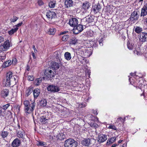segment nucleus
<instances>
[{"label":"nucleus","mask_w":147,"mask_h":147,"mask_svg":"<svg viewBox=\"0 0 147 147\" xmlns=\"http://www.w3.org/2000/svg\"><path fill=\"white\" fill-rule=\"evenodd\" d=\"M25 111L26 113H31L34 110L36 103L34 102L31 103L28 100H25L24 102Z\"/></svg>","instance_id":"f257e3e1"},{"label":"nucleus","mask_w":147,"mask_h":147,"mask_svg":"<svg viewBox=\"0 0 147 147\" xmlns=\"http://www.w3.org/2000/svg\"><path fill=\"white\" fill-rule=\"evenodd\" d=\"M55 74L51 69H46L44 72V75L42 79L44 80H49L54 77Z\"/></svg>","instance_id":"f03ea898"},{"label":"nucleus","mask_w":147,"mask_h":147,"mask_svg":"<svg viewBox=\"0 0 147 147\" xmlns=\"http://www.w3.org/2000/svg\"><path fill=\"white\" fill-rule=\"evenodd\" d=\"M64 145L65 147H76L78 143L72 139H69L65 141Z\"/></svg>","instance_id":"7ed1b4c3"},{"label":"nucleus","mask_w":147,"mask_h":147,"mask_svg":"<svg viewBox=\"0 0 147 147\" xmlns=\"http://www.w3.org/2000/svg\"><path fill=\"white\" fill-rule=\"evenodd\" d=\"M15 78L14 77L13 78L12 77V74L11 72L9 71L6 74V80L5 82V85L6 86H9L11 85V81L12 80H15Z\"/></svg>","instance_id":"20e7f679"},{"label":"nucleus","mask_w":147,"mask_h":147,"mask_svg":"<svg viewBox=\"0 0 147 147\" xmlns=\"http://www.w3.org/2000/svg\"><path fill=\"white\" fill-rule=\"evenodd\" d=\"M43 115L40 118V121L42 124H45L48 123L50 116L49 115L48 112L43 113Z\"/></svg>","instance_id":"39448f33"},{"label":"nucleus","mask_w":147,"mask_h":147,"mask_svg":"<svg viewBox=\"0 0 147 147\" xmlns=\"http://www.w3.org/2000/svg\"><path fill=\"white\" fill-rule=\"evenodd\" d=\"M139 42L141 43L147 41V33L142 32L138 36Z\"/></svg>","instance_id":"423d86ee"},{"label":"nucleus","mask_w":147,"mask_h":147,"mask_svg":"<svg viewBox=\"0 0 147 147\" xmlns=\"http://www.w3.org/2000/svg\"><path fill=\"white\" fill-rule=\"evenodd\" d=\"M83 30V25L82 24H79L74 27L72 31L74 34H78L82 32Z\"/></svg>","instance_id":"0eeeda50"},{"label":"nucleus","mask_w":147,"mask_h":147,"mask_svg":"<svg viewBox=\"0 0 147 147\" xmlns=\"http://www.w3.org/2000/svg\"><path fill=\"white\" fill-rule=\"evenodd\" d=\"M10 47V43L9 40H7L5 41L3 44H1V46L0 49L2 51H6Z\"/></svg>","instance_id":"6e6552de"},{"label":"nucleus","mask_w":147,"mask_h":147,"mask_svg":"<svg viewBox=\"0 0 147 147\" xmlns=\"http://www.w3.org/2000/svg\"><path fill=\"white\" fill-rule=\"evenodd\" d=\"M78 23V19L76 18H73L70 19L69 22V24L70 26L73 27L77 26Z\"/></svg>","instance_id":"1a4fd4ad"},{"label":"nucleus","mask_w":147,"mask_h":147,"mask_svg":"<svg viewBox=\"0 0 147 147\" xmlns=\"http://www.w3.org/2000/svg\"><path fill=\"white\" fill-rule=\"evenodd\" d=\"M93 140L92 139H84L81 142V143L83 146H89L92 144V141Z\"/></svg>","instance_id":"9d476101"},{"label":"nucleus","mask_w":147,"mask_h":147,"mask_svg":"<svg viewBox=\"0 0 147 147\" xmlns=\"http://www.w3.org/2000/svg\"><path fill=\"white\" fill-rule=\"evenodd\" d=\"M107 135L102 134H98L97 140L99 142L102 143L107 139Z\"/></svg>","instance_id":"9b49d317"},{"label":"nucleus","mask_w":147,"mask_h":147,"mask_svg":"<svg viewBox=\"0 0 147 147\" xmlns=\"http://www.w3.org/2000/svg\"><path fill=\"white\" fill-rule=\"evenodd\" d=\"M47 88L48 91L54 92H58L60 90L57 86L53 85L49 86Z\"/></svg>","instance_id":"f8f14e48"},{"label":"nucleus","mask_w":147,"mask_h":147,"mask_svg":"<svg viewBox=\"0 0 147 147\" xmlns=\"http://www.w3.org/2000/svg\"><path fill=\"white\" fill-rule=\"evenodd\" d=\"M46 16L49 20H52L55 18L56 14L52 10H49L47 13Z\"/></svg>","instance_id":"ddd939ff"},{"label":"nucleus","mask_w":147,"mask_h":147,"mask_svg":"<svg viewBox=\"0 0 147 147\" xmlns=\"http://www.w3.org/2000/svg\"><path fill=\"white\" fill-rule=\"evenodd\" d=\"M74 5V2L72 0H65V6L66 8L72 7Z\"/></svg>","instance_id":"4468645a"},{"label":"nucleus","mask_w":147,"mask_h":147,"mask_svg":"<svg viewBox=\"0 0 147 147\" xmlns=\"http://www.w3.org/2000/svg\"><path fill=\"white\" fill-rule=\"evenodd\" d=\"M9 91L8 90L6 89L2 90L0 93V95L2 97L5 98L8 96L9 95Z\"/></svg>","instance_id":"2eb2a0df"},{"label":"nucleus","mask_w":147,"mask_h":147,"mask_svg":"<svg viewBox=\"0 0 147 147\" xmlns=\"http://www.w3.org/2000/svg\"><path fill=\"white\" fill-rule=\"evenodd\" d=\"M93 11L95 13H97L100 11L101 9V6L99 3L94 5L93 6Z\"/></svg>","instance_id":"dca6fc26"},{"label":"nucleus","mask_w":147,"mask_h":147,"mask_svg":"<svg viewBox=\"0 0 147 147\" xmlns=\"http://www.w3.org/2000/svg\"><path fill=\"white\" fill-rule=\"evenodd\" d=\"M147 15V4H145L142 9L140 16H144Z\"/></svg>","instance_id":"f3484780"},{"label":"nucleus","mask_w":147,"mask_h":147,"mask_svg":"<svg viewBox=\"0 0 147 147\" xmlns=\"http://www.w3.org/2000/svg\"><path fill=\"white\" fill-rule=\"evenodd\" d=\"M20 144V140L17 138L14 139L12 142L11 145L13 147H17L19 146Z\"/></svg>","instance_id":"a211bd4d"},{"label":"nucleus","mask_w":147,"mask_h":147,"mask_svg":"<svg viewBox=\"0 0 147 147\" xmlns=\"http://www.w3.org/2000/svg\"><path fill=\"white\" fill-rule=\"evenodd\" d=\"M138 18V13L137 11H134L131 13L130 18V20L132 21L136 20Z\"/></svg>","instance_id":"6ab92c4d"},{"label":"nucleus","mask_w":147,"mask_h":147,"mask_svg":"<svg viewBox=\"0 0 147 147\" xmlns=\"http://www.w3.org/2000/svg\"><path fill=\"white\" fill-rule=\"evenodd\" d=\"M87 48L85 47H83L80 49V51L82 53H81L82 55L85 56H88L89 53V51L87 50Z\"/></svg>","instance_id":"aec40b11"},{"label":"nucleus","mask_w":147,"mask_h":147,"mask_svg":"<svg viewBox=\"0 0 147 147\" xmlns=\"http://www.w3.org/2000/svg\"><path fill=\"white\" fill-rule=\"evenodd\" d=\"M90 3L86 1L82 4V8L85 10H87L90 7Z\"/></svg>","instance_id":"412c9836"},{"label":"nucleus","mask_w":147,"mask_h":147,"mask_svg":"<svg viewBox=\"0 0 147 147\" xmlns=\"http://www.w3.org/2000/svg\"><path fill=\"white\" fill-rule=\"evenodd\" d=\"M116 137H113L109 139L107 142V145H109L110 144L113 143L116 140Z\"/></svg>","instance_id":"4be33fe9"},{"label":"nucleus","mask_w":147,"mask_h":147,"mask_svg":"<svg viewBox=\"0 0 147 147\" xmlns=\"http://www.w3.org/2000/svg\"><path fill=\"white\" fill-rule=\"evenodd\" d=\"M40 90L38 89H35L33 92V94L35 98H36L39 95Z\"/></svg>","instance_id":"5701e85b"},{"label":"nucleus","mask_w":147,"mask_h":147,"mask_svg":"<svg viewBox=\"0 0 147 147\" xmlns=\"http://www.w3.org/2000/svg\"><path fill=\"white\" fill-rule=\"evenodd\" d=\"M83 20H86V23L92 22L94 21V20L93 17L91 16H88L86 19L84 18Z\"/></svg>","instance_id":"b1692460"},{"label":"nucleus","mask_w":147,"mask_h":147,"mask_svg":"<svg viewBox=\"0 0 147 147\" xmlns=\"http://www.w3.org/2000/svg\"><path fill=\"white\" fill-rule=\"evenodd\" d=\"M33 90L30 88H28L26 91L25 96L26 97L28 96L32 93Z\"/></svg>","instance_id":"393cba45"},{"label":"nucleus","mask_w":147,"mask_h":147,"mask_svg":"<svg viewBox=\"0 0 147 147\" xmlns=\"http://www.w3.org/2000/svg\"><path fill=\"white\" fill-rule=\"evenodd\" d=\"M64 57L66 59L69 60L71 59V56L70 53L66 52L64 54Z\"/></svg>","instance_id":"a878e982"},{"label":"nucleus","mask_w":147,"mask_h":147,"mask_svg":"<svg viewBox=\"0 0 147 147\" xmlns=\"http://www.w3.org/2000/svg\"><path fill=\"white\" fill-rule=\"evenodd\" d=\"M18 29V28H16L14 29H12L11 30L8 31V33L9 35H12L15 32H16Z\"/></svg>","instance_id":"bb28decb"},{"label":"nucleus","mask_w":147,"mask_h":147,"mask_svg":"<svg viewBox=\"0 0 147 147\" xmlns=\"http://www.w3.org/2000/svg\"><path fill=\"white\" fill-rule=\"evenodd\" d=\"M42 81V78H40L36 79L34 82L36 85L38 86L40 84Z\"/></svg>","instance_id":"cd10ccee"},{"label":"nucleus","mask_w":147,"mask_h":147,"mask_svg":"<svg viewBox=\"0 0 147 147\" xmlns=\"http://www.w3.org/2000/svg\"><path fill=\"white\" fill-rule=\"evenodd\" d=\"M52 67L54 68L55 69H57L59 67V65L57 62H53L52 65Z\"/></svg>","instance_id":"c85d7f7f"},{"label":"nucleus","mask_w":147,"mask_h":147,"mask_svg":"<svg viewBox=\"0 0 147 147\" xmlns=\"http://www.w3.org/2000/svg\"><path fill=\"white\" fill-rule=\"evenodd\" d=\"M56 31V30L53 28H50L47 33L50 35H54Z\"/></svg>","instance_id":"c756f323"},{"label":"nucleus","mask_w":147,"mask_h":147,"mask_svg":"<svg viewBox=\"0 0 147 147\" xmlns=\"http://www.w3.org/2000/svg\"><path fill=\"white\" fill-rule=\"evenodd\" d=\"M78 40L76 38H73L70 40L69 44L71 45H75L77 42Z\"/></svg>","instance_id":"7c9ffc66"},{"label":"nucleus","mask_w":147,"mask_h":147,"mask_svg":"<svg viewBox=\"0 0 147 147\" xmlns=\"http://www.w3.org/2000/svg\"><path fill=\"white\" fill-rule=\"evenodd\" d=\"M47 101L45 99H43L40 101V105L42 107H45L47 105Z\"/></svg>","instance_id":"2f4dec72"},{"label":"nucleus","mask_w":147,"mask_h":147,"mask_svg":"<svg viewBox=\"0 0 147 147\" xmlns=\"http://www.w3.org/2000/svg\"><path fill=\"white\" fill-rule=\"evenodd\" d=\"M25 134L24 132H21L20 131H18V132L17 136L19 138H24V136L25 135Z\"/></svg>","instance_id":"473e14b6"},{"label":"nucleus","mask_w":147,"mask_h":147,"mask_svg":"<svg viewBox=\"0 0 147 147\" xmlns=\"http://www.w3.org/2000/svg\"><path fill=\"white\" fill-rule=\"evenodd\" d=\"M8 134L7 131H2L1 134V136L3 138H5L7 137Z\"/></svg>","instance_id":"72a5a7b5"},{"label":"nucleus","mask_w":147,"mask_h":147,"mask_svg":"<svg viewBox=\"0 0 147 147\" xmlns=\"http://www.w3.org/2000/svg\"><path fill=\"white\" fill-rule=\"evenodd\" d=\"M127 48L129 50H132L133 48V45L131 43L130 41H128L127 43Z\"/></svg>","instance_id":"f704fd0d"},{"label":"nucleus","mask_w":147,"mask_h":147,"mask_svg":"<svg viewBox=\"0 0 147 147\" xmlns=\"http://www.w3.org/2000/svg\"><path fill=\"white\" fill-rule=\"evenodd\" d=\"M142 30V28L140 27H137L135 29V31L137 33H140Z\"/></svg>","instance_id":"c9c22d12"},{"label":"nucleus","mask_w":147,"mask_h":147,"mask_svg":"<svg viewBox=\"0 0 147 147\" xmlns=\"http://www.w3.org/2000/svg\"><path fill=\"white\" fill-rule=\"evenodd\" d=\"M4 66L5 67H8L11 64V60H9L5 62L4 63Z\"/></svg>","instance_id":"e433bc0d"},{"label":"nucleus","mask_w":147,"mask_h":147,"mask_svg":"<svg viewBox=\"0 0 147 147\" xmlns=\"http://www.w3.org/2000/svg\"><path fill=\"white\" fill-rule=\"evenodd\" d=\"M55 1H50L49 3V6L50 8H53L55 6Z\"/></svg>","instance_id":"4c0bfd02"},{"label":"nucleus","mask_w":147,"mask_h":147,"mask_svg":"<svg viewBox=\"0 0 147 147\" xmlns=\"http://www.w3.org/2000/svg\"><path fill=\"white\" fill-rule=\"evenodd\" d=\"M69 38V36L65 35H63L61 38V40L63 41H66Z\"/></svg>","instance_id":"58836bf2"},{"label":"nucleus","mask_w":147,"mask_h":147,"mask_svg":"<svg viewBox=\"0 0 147 147\" xmlns=\"http://www.w3.org/2000/svg\"><path fill=\"white\" fill-rule=\"evenodd\" d=\"M108 128L112 129L115 130H117V129L114 125L112 124H110L109 125L108 127Z\"/></svg>","instance_id":"ea45409f"},{"label":"nucleus","mask_w":147,"mask_h":147,"mask_svg":"<svg viewBox=\"0 0 147 147\" xmlns=\"http://www.w3.org/2000/svg\"><path fill=\"white\" fill-rule=\"evenodd\" d=\"M38 145L40 146H44L46 147L47 146V144L46 142H39Z\"/></svg>","instance_id":"a19ab883"},{"label":"nucleus","mask_w":147,"mask_h":147,"mask_svg":"<svg viewBox=\"0 0 147 147\" xmlns=\"http://www.w3.org/2000/svg\"><path fill=\"white\" fill-rule=\"evenodd\" d=\"M10 104H7L5 105H3L2 106V107H1L2 108V109H3L4 110H6L7 108L9 106Z\"/></svg>","instance_id":"79ce46f5"},{"label":"nucleus","mask_w":147,"mask_h":147,"mask_svg":"<svg viewBox=\"0 0 147 147\" xmlns=\"http://www.w3.org/2000/svg\"><path fill=\"white\" fill-rule=\"evenodd\" d=\"M28 80L32 81L34 80V77L33 76H28Z\"/></svg>","instance_id":"37998d69"},{"label":"nucleus","mask_w":147,"mask_h":147,"mask_svg":"<svg viewBox=\"0 0 147 147\" xmlns=\"http://www.w3.org/2000/svg\"><path fill=\"white\" fill-rule=\"evenodd\" d=\"M17 61L16 58H13L12 60V62H11V64L12 63L13 65H15L17 62Z\"/></svg>","instance_id":"c03bdc74"},{"label":"nucleus","mask_w":147,"mask_h":147,"mask_svg":"<svg viewBox=\"0 0 147 147\" xmlns=\"http://www.w3.org/2000/svg\"><path fill=\"white\" fill-rule=\"evenodd\" d=\"M18 19V18L16 16H13V19L11 20V22H14L16 21Z\"/></svg>","instance_id":"a18cd8bd"},{"label":"nucleus","mask_w":147,"mask_h":147,"mask_svg":"<svg viewBox=\"0 0 147 147\" xmlns=\"http://www.w3.org/2000/svg\"><path fill=\"white\" fill-rule=\"evenodd\" d=\"M103 39L102 38L100 39L99 41H98V42L99 43V44L101 46H102L103 45V43H102V41H103Z\"/></svg>","instance_id":"49530a36"},{"label":"nucleus","mask_w":147,"mask_h":147,"mask_svg":"<svg viewBox=\"0 0 147 147\" xmlns=\"http://www.w3.org/2000/svg\"><path fill=\"white\" fill-rule=\"evenodd\" d=\"M37 3L39 6H41L44 4V3L42 0H39Z\"/></svg>","instance_id":"de8ad7c7"},{"label":"nucleus","mask_w":147,"mask_h":147,"mask_svg":"<svg viewBox=\"0 0 147 147\" xmlns=\"http://www.w3.org/2000/svg\"><path fill=\"white\" fill-rule=\"evenodd\" d=\"M79 106L80 107L83 108L86 106V103H81Z\"/></svg>","instance_id":"09e8293b"},{"label":"nucleus","mask_w":147,"mask_h":147,"mask_svg":"<svg viewBox=\"0 0 147 147\" xmlns=\"http://www.w3.org/2000/svg\"><path fill=\"white\" fill-rule=\"evenodd\" d=\"M6 58L5 56H0V60L2 61L4 60Z\"/></svg>","instance_id":"8fccbe9b"},{"label":"nucleus","mask_w":147,"mask_h":147,"mask_svg":"<svg viewBox=\"0 0 147 147\" xmlns=\"http://www.w3.org/2000/svg\"><path fill=\"white\" fill-rule=\"evenodd\" d=\"M4 40V38L3 37L0 36V43L3 41Z\"/></svg>","instance_id":"3c124183"},{"label":"nucleus","mask_w":147,"mask_h":147,"mask_svg":"<svg viewBox=\"0 0 147 147\" xmlns=\"http://www.w3.org/2000/svg\"><path fill=\"white\" fill-rule=\"evenodd\" d=\"M23 24V23L22 22L21 23L18 24L16 25V28H18V27L20 26Z\"/></svg>","instance_id":"603ef678"},{"label":"nucleus","mask_w":147,"mask_h":147,"mask_svg":"<svg viewBox=\"0 0 147 147\" xmlns=\"http://www.w3.org/2000/svg\"><path fill=\"white\" fill-rule=\"evenodd\" d=\"M92 112L94 115H97L98 114V113L96 110H93Z\"/></svg>","instance_id":"864d4df0"},{"label":"nucleus","mask_w":147,"mask_h":147,"mask_svg":"<svg viewBox=\"0 0 147 147\" xmlns=\"http://www.w3.org/2000/svg\"><path fill=\"white\" fill-rule=\"evenodd\" d=\"M67 32H68V31H64L61 32L60 33V34L61 35L64 34H66Z\"/></svg>","instance_id":"5fc2aeb1"},{"label":"nucleus","mask_w":147,"mask_h":147,"mask_svg":"<svg viewBox=\"0 0 147 147\" xmlns=\"http://www.w3.org/2000/svg\"><path fill=\"white\" fill-rule=\"evenodd\" d=\"M98 45V42H94V44L93 45V46L94 47H97Z\"/></svg>","instance_id":"6e6d98bb"},{"label":"nucleus","mask_w":147,"mask_h":147,"mask_svg":"<svg viewBox=\"0 0 147 147\" xmlns=\"http://www.w3.org/2000/svg\"><path fill=\"white\" fill-rule=\"evenodd\" d=\"M136 54L137 55H141L142 54V53L141 52L136 51Z\"/></svg>","instance_id":"4d7b16f0"},{"label":"nucleus","mask_w":147,"mask_h":147,"mask_svg":"<svg viewBox=\"0 0 147 147\" xmlns=\"http://www.w3.org/2000/svg\"><path fill=\"white\" fill-rule=\"evenodd\" d=\"M32 47L34 50V52H36V51H37V50L35 48V46L34 45H32Z\"/></svg>","instance_id":"13d9d810"},{"label":"nucleus","mask_w":147,"mask_h":147,"mask_svg":"<svg viewBox=\"0 0 147 147\" xmlns=\"http://www.w3.org/2000/svg\"><path fill=\"white\" fill-rule=\"evenodd\" d=\"M127 147V143H125L123 144V145L121 147Z\"/></svg>","instance_id":"bf43d9fd"},{"label":"nucleus","mask_w":147,"mask_h":147,"mask_svg":"<svg viewBox=\"0 0 147 147\" xmlns=\"http://www.w3.org/2000/svg\"><path fill=\"white\" fill-rule=\"evenodd\" d=\"M125 117H124V119H122V117H119V118L118 119H119V120L122 119V120H123V122H124V121H125Z\"/></svg>","instance_id":"052dcab7"},{"label":"nucleus","mask_w":147,"mask_h":147,"mask_svg":"<svg viewBox=\"0 0 147 147\" xmlns=\"http://www.w3.org/2000/svg\"><path fill=\"white\" fill-rule=\"evenodd\" d=\"M90 32H91V31H89V32H88L87 33V34L88 35L90 33V34L89 35H88V36H91L92 35V34H90Z\"/></svg>","instance_id":"680f3d73"},{"label":"nucleus","mask_w":147,"mask_h":147,"mask_svg":"<svg viewBox=\"0 0 147 147\" xmlns=\"http://www.w3.org/2000/svg\"><path fill=\"white\" fill-rule=\"evenodd\" d=\"M26 70H27L28 71H29L30 70V67L29 66H27Z\"/></svg>","instance_id":"e2e57ef3"},{"label":"nucleus","mask_w":147,"mask_h":147,"mask_svg":"<svg viewBox=\"0 0 147 147\" xmlns=\"http://www.w3.org/2000/svg\"><path fill=\"white\" fill-rule=\"evenodd\" d=\"M117 145V144H114L112 145L111 147H115Z\"/></svg>","instance_id":"0e129e2a"},{"label":"nucleus","mask_w":147,"mask_h":147,"mask_svg":"<svg viewBox=\"0 0 147 147\" xmlns=\"http://www.w3.org/2000/svg\"><path fill=\"white\" fill-rule=\"evenodd\" d=\"M32 55H33V58H36V57H35V54L34 53H33Z\"/></svg>","instance_id":"69168bd1"},{"label":"nucleus","mask_w":147,"mask_h":147,"mask_svg":"<svg viewBox=\"0 0 147 147\" xmlns=\"http://www.w3.org/2000/svg\"><path fill=\"white\" fill-rule=\"evenodd\" d=\"M145 56L146 57V60H147V53L145 54Z\"/></svg>","instance_id":"338daca9"},{"label":"nucleus","mask_w":147,"mask_h":147,"mask_svg":"<svg viewBox=\"0 0 147 147\" xmlns=\"http://www.w3.org/2000/svg\"><path fill=\"white\" fill-rule=\"evenodd\" d=\"M122 141V140H119L118 141V143L119 144H120V143H121Z\"/></svg>","instance_id":"774afa93"}]
</instances>
